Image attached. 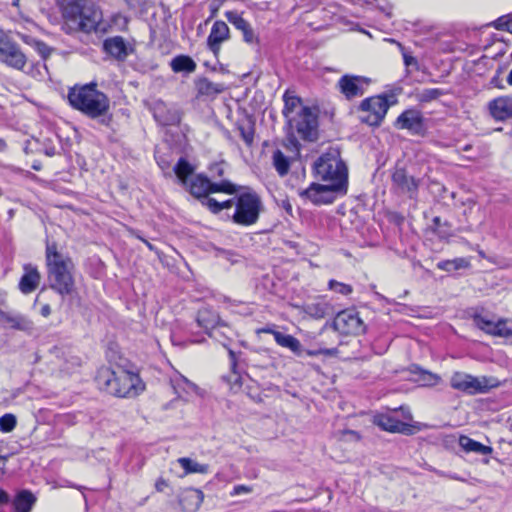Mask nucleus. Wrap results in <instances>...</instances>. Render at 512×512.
<instances>
[{
	"label": "nucleus",
	"mask_w": 512,
	"mask_h": 512,
	"mask_svg": "<svg viewBox=\"0 0 512 512\" xmlns=\"http://www.w3.org/2000/svg\"><path fill=\"white\" fill-rule=\"evenodd\" d=\"M70 105L91 119H100V122L107 124L110 117H107L110 110L108 96L97 89V84L74 86L68 92Z\"/></svg>",
	"instance_id": "f257e3e1"
},
{
	"label": "nucleus",
	"mask_w": 512,
	"mask_h": 512,
	"mask_svg": "<svg viewBox=\"0 0 512 512\" xmlns=\"http://www.w3.org/2000/svg\"><path fill=\"white\" fill-rule=\"evenodd\" d=\"M96 382L101 390L120 398H133L144 390L139 375L120 366L100 368Z\"/></svg>",
	"instance_id": "f03ea898"
},
{
	"label": "nucleus",
	"mask_w": 512,
	"mask_h": 512,
	"mask_svg": "<svg viewBox=\"0 0 512 512\" xmlns=\"http://www.w3.org/2000/svg\"><path fill=\"white\" fill-rule=\"evenodd\" d=\"M46 266L50 288L62 297L71 295L75 288L74 264L70 257L63 255L55 242L46 244Z\"/></svg>",
	"instance_id": "7ed1b4c3"
},
{
	"label": "nucleus",
	"mask_w": 512,
	"mask_h": 512,
	"mask_svg": "<svg viewBox=\"0 0 512 512\" xmlns=\"http://www.w3.org/2000/svg\"><path fill=\"white\" fill-rule=\"evenodd\" d=\"M62 16L67 25L76 31H97L102 21V11L92 0H69L61 5Z\"/></svg>",
	"instance_id": "20e7f679"
},
{
	"label": "nucleus",
	"mask_w": 512,
	"mask_h": 512,
	"mask_svg": "<svg viewBox=\"0 0 512 512\" xmlns=\"http://www.w3.org/2000/svg\"><path fill=\"white\" fill-rule=\"evenodd\" d=\"M313 169L318 180L347 188V168L338 149L330 148L323 153L315 161Z\"/></svg>",
	"instance_id": "39448f33"
},
{
	"label": "nucleus",
	"mask_w": 512,
	"mask_h": 512,
	"mask_svg": "<svg viewBox=\"0 0 512 512\" xmlns=\"http://www.w3.org/2000/svg\"><path fill=\"white\" fill-rule=\"evenodd\" d=\"M262 209L261 198L255 192L242 193L236 198L232 220L238 225L251 226L258 221Z\"/></svg>",
	"instance_id": "423d86ee"
},
{
	"label": "nucleus",
	"mask_w": 512,
	"mask_h": 512,
	"mask_svg": "<svg viewBox=\"0 0 512 512\" xmlns=\"http://www.w3.org/2000/svg\"><path fill=\"white\" fill-rule=\"evenodd\" d=\"M450 385L455 390L469 395H475L488 392L491 388L497 387L499 382L494 377H476L465 372L457 371L451 376Z\"/></svg>",
	"instance_id": "0eeeda50"
},
{
	"label": "nucleus",
	"mask_w": 512,
	"mask_h": 512,
	"mask_svg": "<svg viewBox=\"0 0 512 512\" xmlns=\"http://www.w3.org/2000/svg\"><path fill=\"white\" fill-rule=\"evenodd\" d=\"M190 193L196 198H204L205 200L211 193L223 192L226 194H235L237 192L236 185L230 181L223 180L220 183H212L207 177L203 175H196L192 177L188 185H184Z\"/></svg>",
	"instance_id": "6e6552de"
},
{
	"label": "nucleus",
	"mask_w": 512,
	"mask_h": 512,
	"mask_svg": "<svg viewBox=\"0 0 512 512\" xmlns=\"http://www.w3.org/2000/svg\"><path fill=\"white\" fill-rule=\"evenodd\" d=\"M0 62L20 71L24 70L27 63V57L20 46L2 30H0Z\"/></svg>",
	"instance_id": "1a4fd4ad"
},
{
	"label": "nucleus",
	"mask_w": 512,
	"mask_h": 512,
	"mask_svg": "<svg viewBox=\"0 0 512 512\" xmlns=\"http://www.w3.org/2000/svg\"><path fill=\"white\" fill-rule=\"evenodd\" d=\"M389 104L383 96L370 97L361 102L360 120L370 126H379L383 121Z\"/></svg>",
	"instance_id": "9d476101"
},
{
	"label": "nucleus",
	"mask_w": 512,
	"mask_h": 512,
	"mask_svg": "<svg viewBox=\"0 0 512 512\" xmlns=\"http://www.w3.org/2000/svg\"><path fill=\"white\" fill-rule=\"evenodd\" d=\"M346 189L338 185L326 183H312L307 189L300 192V196L310 200L316 205L332 203L338 193H345Z\"/></svg>",
	"instance_id": "9b49d317"
},
{
	"label": "nucleus",
	"mask_w": 512,
	"mask_h": 512,
	"mask_svg": "<svg viewBox=\"0 0 512 512\" xmlns=\"http://www.w3.org/2000/svg\"><path fill=\"white\" fill-rule=\"evenodd\" d=\"M298 134L305 140L313 141L317 136V116L309 107H302L294 118L289 121Z\"/></svg>",
	"instance_id": "f8f14e48"
},
{
	"label": "nucleus",
	"mask_w": 512,
	"mask_h": 512,
	"mask_svg": "<svg viewBox=\"0 0 512 512\" xmlns=\"http://www.w3.org/2000/svg\"><path fill=\"white\" fill-rule=\"evenodd\" d=\"M332 326L336 331L345 335H359L365 331V325L359 313L349 309L339 312L334 318Z\"/></svg>",
	"instance_id": "ddd939ff"
},
{
	"label": "nucleus",
	"mask_w": 512,
	"mask_h": 512,
	"mask_svg": "<svg viewBox=\"0 0 512 512\" xmlns=\"http://www.w3.org/2000/svg\"><path fill=\"white\" fill-rule=\"evenodd\" d=\"M420 180L407 174L405 169L397 168L392 174V188L399 194L416 199Z\"/></svg>",
	"instance_id": "4468645a"
},
{
	"label": "nucleus",
	"mask_w": 512,
	"mask_h": 512,
	"mask_svg": "<svg viewBox=\"0 0 512 512\" xmlns=\"http://www.w3.org/2000/svg\"><path fill=\"white\" fill-rule=\"evenodd\" d=\"M369 82L367 78L361 76L344 75L339 79L337 86L347 99H352L362 96Z\"/></svg>",
	"instance_id": "2eb2a0df"
},
{
	"label": "nucleus",
	"mask_w": 512,
	"mask_h": 512,
	"mask_svg": "<svg viewBox=\"0 0 512 512\" xmlns=\"http://www.w3.org/2000/svg\"><path fill=\"white\" fill-rule=\"evenodd\" d=\"M103 50L118 61H125L133 53V46L122 36L109 37L103 42Z\"/></svg>",
	"instance_id": "dca6fc26"
},
{
	"label": "nucleus",
	"mask_w": 512,
	"mask_h": 512,
	"mask_svg": "<svg viewBox=\"0 0 512 512\" xmlns=\"http://www.w3.org/2000/svg\"><path fill=\"white\" fill-rule=\"evenodd\" d=\"M230 39V29L228 25L221 20H217L212 25L210 34L207 38V46L209 50L218 56L221 50L222 43Z\"/></svg>",
	"instance_id": "f3484780"
},
{
	"label": "nucleus",
	"mask_w": 512,
	"mask_h": 512,
	"mask_svg": "<svg viewBox=\"0 0 512 512\" xmlns=\"http://www.w3.org/2000/svg\"><path fill=\"white\" fill-rule=\"evenodd\" d=\"M399 129H406L412 134H420L423 129V117L420 111L409 109L401 113L395 123Z\"/></svg>",
	"instance_id": "a211bd4d"
},
{
	"label": "nucleus",
	"mask_w": 512,
	"mask_h": 512,
	"mask_svg": "<svg viewBox=\"0 0 512 512\" xmlns=\"http://www.w3.org/2000/svg\"><path fill=\"white\" fill-rule=\"evenodd\" d=\"M197 323L210 337L216 338L218 327L225 326L219 315L210 308H202L197 314Z\"/></svg>",
	"instance_id": "6ab92c4d"
},
{
	"label": "nucleus",
	"mask_w": 512,
	"mask_h": 512,
	"mask_svg": "<svg viewBox=\"0 0 512 512\" xmlns=\"http://www.w3.org/2000/svg\"><path fill=\"white\" fill-rule=\"evenodd\" d=\"M488 107L496 121H505L512 117V95L498 97L490 101Z\"/></svg>",
	"instance_id": "aec40b11"
},
{
	"label": "nucleus",
	"mask_w": 512,
	"mask_h": 512,
	"mask_svg": "<svg viewBox=\"0 0 512 512\" xmlns=\"http://www.w3.org/2000/svg\"><path fill=\"white\" fill-rule=\"evenodd\" d=\"M204 500V494L199 489H185L179 497V503L185 512H196Z\"/></svg>",
	"instance_id": "412c9836"
},
{
	"label": "nucleus",
	"mask_w": 512,
	"mask_h": 512,
	"mask_svg": "<svg viewBox=\"0 0 512 512\" xmlns=\"http://www.w3.org/2000/svg\"><path fill=\"white\" fill-rule=\"evenodd\" d=\"M24 274L19 282V289L23 294H29L37 289L40 283V273L37 268L31 264H25Z\"/></svg>",
	"instance_id": "4be33fe9"
},
{
	"label": "nucleus",
	"mask_w": 512,
	"mask_h": 512,
	"mask_svg": "<svg viewBox=\"0 0 512 512\" xmlns=\"http://www.w3.org/2000/svg\"><path fill=\"white\" fill-rule=\"evenodd\" d=\"M262 331L265 333L272 334L276 343L279 346L289 349L297 356L302 355V353H303L302 345H301L300 341L297 338H295L294 336L289 335V334H284L280 331H276L271 328H265Z\"/></svg>",
	"instance_id": "5701e85b"
},
{
	"label": "nucleus",
	"mask_w": 512,
	"mask_h": 512,
	"mask_svg": "<svg viewBox=\"0 0 512 512\" xmlns=\"http://www.w3.org/2000/svg\"><path fill=\"white\" fill-rule=\"evenodd\" d=\"M375 423L385 431L407 434L409 425L388 414H381L375 418Z\"/></svg>",
	"instance_id": "b1692460"
},
{
	"label": "nucleus",
	"mask_w": 512,
	"mask_h": 512,
	"mask_svg": "<svg viewBox=\"0 0 512 512\" xmlns=\"http://www.w3.org/2000/svg\"><path fill=\"white\" fill-rule=\"evenodd\" d=\"M171 384H172V387H173L175 393L180 398L184 397V395L198 393V389H199L198 386L196 384H194L193 382H191L190 380H188L183 375L178 374V375L174 376L173 378H171Z\"/></svg>",
	"instance_id": "393cba45"
},
{
	"label": "nucleus",
	"mask_w": 512,
	"mask_h": 512,
	"mask_svg": "<svg viewBox=\"0 0 512 512\" xmlns=\"http://www.w3.org/2000/svg\"><path fill=\"white\" fill-rule=\"evenodd\" d=\"M331 310L330 304L323 300L308 303L303 307L304 313L315 319L324 318Z\"/></svg>",
	"instance_id": "a878e982"
},
{
	"label": "nucleus",
	"mask_w": 512,
	"mask_h": 512,
	"mask_svg": "<svg viewBox=\"0 0 512 512\" xmlns=\"http://www.w3.org/2000/svg\"><path fill=\"white\" fill-rule=\"evenodd\" d=\"M36 501L35 496L27 491H21L14 500V508L16 512H30Z\"/></svg>",
	"instance_id": "bb28decb"
},
{
	"label": "nucleus",
	"mask_w": 512,
	"mask_h": 512,
	"mask_svg": "<svg viewBox=\"0 0 512 512\" xmlns=\"http://www.w3.org/2000/svg\"><path fill=\"white\" fill-rule=\"evenodd\" d=\"M198 93L206 96H214L224 91L225 87L221 83H214L207 78H201L196 84Z\"/></svg>",
	"instance_id": "cd10ccee"
},
{
	"label": "nucleus",
	"mask_w": 512,
	"mask_h": 512,
	"mask_svg": "<svg viewBox=\"0 0 512 512\" xmlns=\"http://www.w3.org/2000/svg\"><path fill=\"white\" fill-rule=\"evenodd\" d=\"M459 444L466 452H475L481 455H488L492 452L491 447L485 446L467 436H461Z\"/></svg>",
	"instance_id": "c85d7f7f"
},
{
	"label": "nucleus",
	"mask_w": 512,
	"mask_h": 512,
	"mask_svg": "<svg viewBox=\"0 0 512 512\" xmlns=\"http://www.w3.org/2000/svg\"><path fill=\"white\" fill-rule=\"evenodd\" d=\"M179 465L184 469L185 474L200 473L206 474L209 471L208 464H201L188 457H181L177 459Z\"/></svg>",
	"instance_id": "c756f323"
},
{
	"label": "nucleus",
	"mask_w": 512,
	"mask_h": 512,
	"mask_svg": "<svg viewBox=\"0 0 512 512\" xmlns=\"http://www.w3.org/2000/svg\"><path fill=\"white\" fill-rule=\"evenodd\" d=\"M272 163L277 173L283 177L290 169V159L281 150H275L272 155Z\"/></svg>",
	"instance_id": "7c9ffc66"
},
{
	"label": "nucleus",
	"mask_w": 512,
	"mask_h": 512,
	"mask_svg": "<svg viewBox=\"0 0 512 512\" xmlns=\"http://www.w3.org/2000/svg\"><path fill=\"white\" fill-rule=\"evenodd\" d=\"M171 68L174 72L191 73L196 69V63L189 56L180 55L172 59Z\"/></svg>",
	"instance_id": "2f4dec72"
},
{
	"label": "nucleus",
	"mask_w": 512,
	"mask_h": 512,
	"mask_svg": "<svg viewBox=\"0 0 512 512\" xmlns=\"http://www.w3.org/2000/svg\"><path fill=\"white\" fill-rule=\"evenodd\" d=\"M469 267L470 260L464 257H459L452 260H443L437 263V268L446 272H451L459 269H467Z\"/></svg>",
	"instance_id": "473e14b6"
},
{
	"label": "nucleus",
	"mask_w": 512,
	"mask_h": 512,
	"mask_svg": "<svg viewBox=\"0 0 512 512\" xmlns=\"http://www.w3.org/2000/svg\"><path fill=\"white\" fill-rule=\"evenodd\" d=\"M174 172L183 185H188V177L194 173V167L185 158H180Z\"/></svg>",
	"instance_id": "72a5a7b5"
},
{
	"label": "nucleus",
	"mask_w": 512,
	"mask_h": 512,
	"mask_svg": "<svg viewBox=\"0 0 512 512\" xmlns=\"http://www.w3.org/2000/svg\"><path fill=\"white\" fill-rule=\"evenodd\" d=\"M0 320L10 327L25 330L30 327V321H28L25 317L20 315H10L7 313H0Z\"/></svg>",
	"instance_id": "f704fd0d"
},
{
	"label": "nucleus",
	"mask_w": 512,
	"mask_h": 512,
	"mask_svg": "<svg viewBox=\"0 0 512 512\" xmlns=\"http://www.w3.org/2000/svg\"><path fill=\"white\" fill-rule=\"evenodd\" d=\"M474 324L484 332L496 336L498 320L494 321L482 315H475L473 318Z\"/></svg>",
	"instance_id": "c9c22d12"
},
{
	"label": "nucleus",
	"mask_w": 512,
	"mask_h": 512,
	"mask_svg": "<svg viewBox=\"0 0 512 512\" xmlns=\"http://www.w3.org/2000/svg\"><path fill=\"white\" fill-rule=\"evenodd\" d=\"M416 374V381H418L422 386L432 387L441 382V377L439 375L427 370L417 368Z\"/></svg>",
	"instance_id": "e433bc0d"
},
{
	"label": "nucleus",
	"mask_w": 512,
	"mask_h": 512,
	"mask_svg": "<svg viewBox=\"0 0 512 512\" xmlns=\"http://www.w3.org/2000/svg\"><path fill=\"white\" fill-rule=\"evenodd\" d=\"M284 110L283 113L286 118H288V121H290L291 118H294L292 114L296 111L297 108L301 110L303 107L301 105V99L294 95H289L288 92L284 94Z\"/></svg>",
	"instance_id": "4c0bfd02"
},
{
	"label": "nucleus",
	"mask_w": 512,
	"mask_h": 512,
	"mask_svg": "<svg viewBox=\"0 0 512 512\" xmlns=\"http://www.w3.org/2000/svg\"><path fill=\"white\" fill-rule=\"evenodd\" d=\"M235 202L233 199L219 202L214 198H207L203 204L214 214H218L224 209H230L235 206Z\"/></svg>",
	"instance_id": "58836bf2"
},
{
	"label": "nucleus",
	"mask_w": 512,
	"mask_h": 512,
	"mask_svg": "<svg viewBox=\"0 0 512 512\" xmlns=\"http://www.w3.org/2000/svg\"><path fill=\"white\" fill-rule=\"evenodd\" d=\"M225 17L239 31L245 30L250 25L237 11H226Z\"/></svg>",
	"instance_id": "ea45409f"
},
{
	"label": "nucleus",
	"mask_w": 512,
	"mask_h": 512,
	"mask_svg": "<svg viewBox=\"0 0 512 512\" xmlns=\"http://www.w3.org/2000/svg\"><path fill=\"white\" fill-rule=\"evenodd\" d=\"M225 17L239 31L245 30L250 25L237 11H226Z\"/></svg>",
	"instance_id": "a19ab883"
},
{
	"label": "nucleus",
	"mask_w": 512,
	"mask_h": 512,
	"mask_svg": "<svg viewBox=\"0 0 512 512\" xmlns=\"http://www.w3.org/2000/svg\"><path fill=\"white\" fill-rule=\"evenodd\" d=\"M496 336L511 338L512 337V319H499Z\"/></svg>",
	"instance_id": "79ce46f5"
},
{
	"label": "nucleus",
	"mask_w": 512,
	"mask_h": 512,
	"mask_svg": "<svg viewBox=\"0 0 512 512\" xmlns=\"http://www.w3.org/2000/svg\"><path fill=\"white\" fill-rule=\"evenodd\" d=\"M16 417L13 414H5L0 417V431L11 432L16 426Z\"/></svg>",
	"instance_id": "37998d69"
},
{
	"label": "nucleus",
	"mask_w": 512,
	"mask_h": 512,
	"mask_svg": "<svg viewBox=\"0 0 512 512\" xmlns=\"http://www.w3.org/2000/svg\"><path fill=\"white\" fill-rule=\"evenodd\" d=\"M243 41L247 43L248 45L252 46H258L259 45V37L255 33L254 29L252 28L251 24L243 31H241Z\"/></svg>",
	"instance_id": "c03bdc74"
},
{
	"label": "nucleus",
	"mask_w": 512,
	"mask_h": 512,
	"mask_svg": "<svg viewBox=\"0 0 512 512\" xmlns=\"http://www.w3.org/2000/svg\"><path fill=\"white\" fill-rule=\"evenodd\" d=\"M328 286H329V289H331L337 293H340L342 295H349L353 291L351 285L341 283L336 280H330Z\"/></svg>",
	"instance_id": "a18cd8bd"
},
{
	"label": "nucleus",
	"mask_w": 512,
	"mask_h": 512,
	"mask_svg": "<svg viewBox=\"0 0 512 512\" xmlns=\"http://www.w3.org/2000/svg\"><path fill=\"white\" fill-rule=\"evenodd\" d=\"M497 30L507 31L512 33V19L509 16L499 17L492 24Z\"/></svg>",
	"instance_id": "49530a36"
},
{
	"label": "nucleus",
	"mask_w": 512,
	"mask_h": 512,
	"mask_svg": "<svg viewBox=\"0 0 512 512\" xmlns=\"http://www.w3.org/2000/svg\"><path fill=\"white\" fill-rule=\"evenodd\" d=\"M441 91L439 89H424L420 93V100L424 102H428L438 98L441 95Z\"/></svg>",
	"instance_id": "de8ad7c7"
},
{
	"label": "nucleus",
	"mask_w": 512,
	"mask_h": 512,
	"mask_svg": "<svg viewBox=\"0 0 512 512\" xmlns=\"http://www.w3.org/2000/svg\"><path fill=\"white\" fill-rule=\"evenodd\" d=\"M239 131H240L242 139L245 141V143L247 145L250 146L253 143V139H254L253 128L250 126L249 127L239 126Z\"/></svg>",
	"instance_id": "09e8293b"
},
{
	"label": "nucleus",
	"mask_w": 512,
	"mask_h": 512,
	"mask_svg": "<svg viewBox=\"0 0 512 512\" xmlns=\"http://www.w3.org/2000/svg\"><path fill=\"white\" fill-rule=\"evenodd\" d=\"M253 491V488L248 485H236L233 487L232 492L230 493L231 496H238L241 494H249Z\"/></svg>",
	"instance_id": "8fccbe9b"
},
{
	"label": "nucleus",
	"mask_w": 512,
	"mask_h": 512,
	"mask_svg": "<svg viewBox=\"0 0 512 512\" xmlns=\"http://www.w3.org/2000/svg\"><path fill=\"white\" fill-rule=\"evenodd\" d=\"M342 440H349V441H358L360 439L357 432L352 430H346L342 432Z\"/></svg>",
	"instance_id": "3c124183"
},
{
	"label": "nucleus",
	"mask_w": 512,
	"mask_h": 512,
	"mask_svg": "<svg viewBox=\"0 0 512 512\" xmlns=\"http://www.w3.org/2000/svg\"><path fill=\"white\" fill-rule=\"evenodd\" d=\"M403 60H404L405 66H407V67H409V66L417 67L418 66L417 59L414 56H412L406 52H403Z\"/></svg>",
	"instance_id": "603ef678"
},
{
	"label": "nucleus",
	"mask_w": 512,
	"mask_h": 512,
	"mask_svg": "<svg viewBox=\"0 0 512 512\" xmlns=\"http://www.w3.org/2000/svg\"><path fill=\"white\" fill-rule=\"evenodd\" d=\"M37 50L44 59L47 58L51 53V49L42 42L37 43Z\"/></svg>",
	"instance_id": "864d4df0"
},
{
	"label": "nucleus",
	"mask_w": 512,
	"mask_h": 512,
	"mask_svg": "<svg viewBox=\"0 0 512 512\" xmlns=\"http://www.w3.org/2000/svg\"><path fill=\"white\" fill-rule=\"evenodd\" d=\"M168 487V481L165 480L164 478H158L156 483H155V489L158 491V492H163L165 490V488Z\"/></svg>",
	"instance_id": "5fc2aeb1"
},
{
	"label": "nucleus",
	"mask_w": 512,
	"mask_h": 512,
	"mask_svg": "<svg viewBox=\"0 0 512 512\" xmlns=\"http://www.w3.org/2000/svg\"><path fill=\"white\" fill-rule=\"evenodd\" d=\"M326 354V355H332L334 353V350L333 349H323V350H320L318 352H315V351H307V354L309 356H315L317 354Z\"/></svg>",
	"instance_id": "6e6d98bb"
},
{
	"label": "nucleus",
	"mask_w": 512,
	"mask_h": 512,
	"mask_svg": "<svg viewBox=\"0 0 512 512\" xmlns=\"http://www.w3.org/2000/svg\"><path fill=\"white\" fill-rule=\"evenodd\" d=\"M40 313L43 317H48L51 314V308L49 304H45L41 307Z\"/></svg>",
	"instance_id": "4d7b16f0"
},
{
	"label": "nucleus",
	"mask_w": 512,
	"mask_h": 512,
	"mask_svg": "<svg viewBox=\"0 0 512 512\" xmlns=\"http://www.w3.org/2000/svg\"><path fill=\"white\" fill-rule=\"evenodd\" d=\"M9 502V495L4 491L0 490V505Z\"/></svg>",
	"instance_id": "13d9d810"
},
{
	"label": "nucleus",
	"mask_w": 512,
	"mask_h": 512,
	"mask_svg": "<svg viewBox=\"0 0 512 512\" xmlns=\"http://www.w3.org/2000/svg\"><path fill=\"white\" fill-rule=\"evenodd\" d=\"M436 473L439 475V476H442V477H448L450 479H454V480H459L458 477L456 476H452V475H447L446 473L442 472V471H436Z\"/></svg>",
	"instance_id": "bf43d9fd"
},
{
	"label": "nucleus",
	"mask_w": 512,
	"mask_h": 512,
	"mask_svg": "<svg viewBox=\"0 0 512 512\" xmlns=\"http://www.w3.org/2000/svg\"><path fill=\"white\" fill-rule=\"evenodd\" d=\"M138 238H139L141 241H143V243H144V244H145V245H146V246H147L151 251H153V250H154V246H153L149 241H147L146 239H143V238H141V237H139V236H138Z\"/></svg>",
	"instance_id": "052dcab7"
},
{
	"label": "nucleus",
	"mask_w": 512,
	"mask_h": 512,
	"mask_svg": "<svg viewBox=\"0 0 512 512\" xmlns=\"http://www.w3.org/2000/svg\"><path fill=\"white\" fill-rule=\"evenodd\" d=\"M400 409H401L402 411H404V408H403V407H401ZM403 415H404V417H405V418H408V419H411V418H412V415H411V413H410V411H409L408 409H407L405 412H403Z\"/></svg>",
	"instance_id": "680f3d73"
},
{
	"label": "nucleus",
	"mask_w": 512,
	"mask_h": 512,
	"mask_svg": "<svg viewBox=\"0 0 512 512\" xmlns=\"http://www.w3.org/2000/svg\"><path fill=\"white\" fill-rule=\"evenodd\" d=\"M507 83L512 86V69L507 76Z\"/></svg>",
	"instance_id": "e2e57ef3"
},
{
	"label": "nucleus",
	"mask_w": 512,
	"mask_h": 512,
	"mask_svg": "<svg viewBox=\"0 0 512 512\" xmlns=\"http://www.w3.org/2000/svg\"><path fill=\"white\" fill-rule=\"evenodd\" d=\"M433 223H434L436 226H438V225L440 224V218H439V217H435V218L433 219Z\"/></svg>",
	"instance_id": "0e129e2a"
},
{
	"label": "nucleus",
	"mask_w": 512,
	"mask_h": 512,
	"mask_svg": "<svg viewBox=\"0 0 512 512\" xmlns=\"http://www.w3.org/2000/svg\"><path fill=\"white\" fill-rule=\"evenodd\" d=\"M19 1L20 0H12L11 4L15 7H18L19 6Z\"/></svg>",
	"instance_id": "69168bd1"
},
{
	"label": "nucleus",
	"mask_w": 512,
	"mask_h": 512,
	"mask_svg": "<svg viewBox=\"0 0 512 512\" xmlns=\"http://www.w3.org/2000/svg\"><path fill=\"white\" fill-rule=\"evenodd\" d=\"M5 146H6L5 142L2 139H0V150L4 149Z\"/></svg>",
	"instance_id": "338daca9"
},
{
	"label": "nucleus",
	"mask_w": 512,
	"mask_h": 512,
	"mask_svg": "<svg viewBox=\"0 0 512 512\" xmlns=\"http://www.w3.org/2000/svg\"><path fill=\"white\" fill-rule=\"evenodd\" d=\"M478 254H479V256H480V257H482V258H485V257H486V256H485V253H484V251H483V250H478Z\"/></svg>",
	"instance_id": "774afa93"
}]
</instances>
